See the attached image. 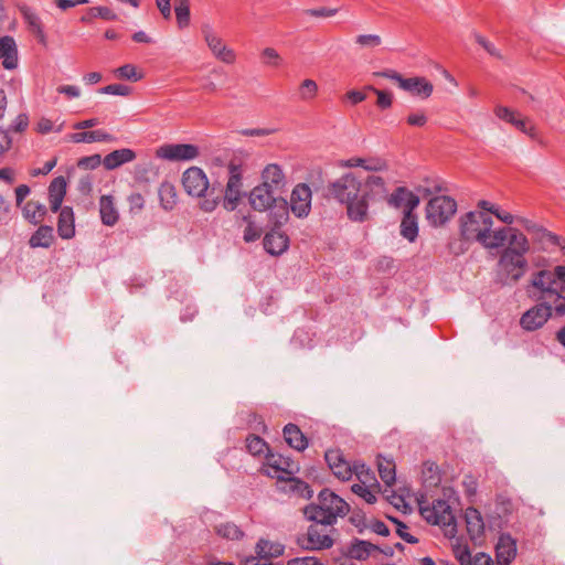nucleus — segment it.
Instances as JSON below:
<instances>
[{"label":"nucleus","instance_id":"4d7b16f0","mask_svg":"<svg viewBox=\"0 0 565 565\" xmlns=\"http://www.w3.org/2000/svg\"><path fill=\"white\" fill-rule=\"evenodd\" d=\"M355 43L360 47H376L382 44V39L377 34H360L355 38Z\"/></svg>","mask_w":565,"mask_h":565},{"label":"nucleus","instance_id":"412c9836","mask_svg":"<svg viewBox=\"0 0 565 565\" xmlns=\"http://www.w3.org/2000/svg\"><path fill=\"white\" fill-rule=\"evenodd\" d=\"M399 88L412 95L428 98L433 93L434 86L425 77H403L399 83Z\"/></svg>","mask_w":565,"mask_h":565},{"label":"nucleus","instance_id":"37998d69","mask_svg":"<svg viewBox=\"0 0 565 565\" xmlns=\"http://www.w3.org/2000/svg\"><path fill=\"white\" fill-rule=\"evenodd\" d=\"M377 469L382 481L392 486L396 480L395 475V463L392 460H387L385 458H379Z\"/></svg>","mask_w":565,"mask_h":565},{"label":"nucleus","instance_id":"338daca9","mask_svg":"<svg viewBox=\"0 0 565 565\" xmlns=\"http://www.w3.org/2000/svg\"><path fill=\"white\" fill-rule=\"evenodd\" d=\"M494 113L498 118L511 125H513V121L516 119L515 113L505 106H498Z\"/></svg>","mask_w":565,"mask_h":565},{"label":"nucleus","instance_id":"a19ab883","mask_svg":"<svg viewBox=\"0 0 565 565\" xmlns=\"http://www.w3.org/2000/svg\"><path fill=\"white\" fill-rule=\"evenodd\" d=\"M161 206L169 211L172 210L177 203V191L172 183L162 182L158 191Z\"/></svg>","mask_w":565,"mask_h":565},{"label":"nucleus","instance_id":"de8ad7c7","mask_svg":"<svg viewBox=\"0 0 565 565\" xmlns=\"http://www.w3.org/2000/svg\"><path fill=\"white\" fill-rule=\"evenodd\" d=\"M20 11L30 30L32 32H40V29L43 26L38 13L26 6L21 7Z\"/></svg>","mask_w":565,"mask_h":565},{"label":"nucleus","instance_id":"c9c22d12","mask_svg":"<svg viewBox=\"0 0 565 565\" xmlns=\"http://www.w3.org/2000/svg\"><path fill=\"white\" fill-rule=\"evenodd\" d=\"M401 235L409 242H414L418 236V221L414 211H403L401 222Z\"/></svg>","mask_w":565,"mask_h":565},{"label":"nucleus","instance_id":"69168bd1","mask_svg":"<svg viewBox=\"0 0 565 565\" xmlns=\"http://www.w3.org/2000/svg\"><path fill=\"white\" fill-rule=\"evenodd\" d=\"M337 12H338V9H335V8H326V7L316 8V9H308L306 11V13L308 15L316 17V18H330V17L335 15Z\"/></svg>","mask_w":565,"mask_h":565},{"label":"nucleus","instance_id":"79ce46f5","mask_svg":"<svg viewBox=\"0 0 565 565\" xmlns=\"http://www.w3.org/2000/svg\"><path fill=\"white\" fill-rule=\"evenodd\" d=\"M534 242L541 245V248L546 250L553 247L554 244H559V236L540 226L536 232L532 235Z\"/></svg>","mask_w":565,"mask_h":565},{"label":"nucleus","instance_id":"864d4df0","mask_svg":"<svg viewBox=\"0 0 565 565\" xmlns=\"http://www.w3.org/2000/svg\"><path fill=\"white\" fill-rule=\"evenodd\" d=\"M263 63L267 66L278 67L282 63V58L274 47H265L262 51Z\"/></svg>","mask_w":565,"mask_h":565},{"label":"nucleus","instance_id":"6ab92c4d","mask_svg":"<svg viewBox=\"0 0 565 565\" xmlns=\"http://www.w3.org/2000/svg\"><path fill=\"white\" fill-rule=\"evenodd\" d=\"M263 245L268 254L278 256L288 249L289 237L278 227H274L270 232L266 233Z\"/></svg>","mask_w":565,"mask_h":565},{"label":"nucleus","instance_id":"473e14b6","mask_svg":"<svg viewBox=\"0 0 565 565\" xmlns=\"http://www.w3.org/2000/svg\"><path fill=\"white\" fill-rule=\"evenodd\" d=\"M99 213L102 222L106 226H114L118 222L119 213L111 195H102L99 200Z\"/></svg>","mask_w":565,"mask_h":565},{"label":"nucleus","instance_id":"0e129e2a","mask_svg":"<svg viewBox=\"0 0 565 565\" xmlns=\"http://www.w3.org/2000/svg\"><path fill=\"white\" fill-rule=\"evenodd\" d=\"M350 522L354 525L360 534L367 529L369 524L366 523L365 514L361 511L353 512L350 516Z\"/></svg>","mask_w":565,"mask_h":565},{"label":"nucleus","instance_id":"09e8293b","mask_svg":"<svg viewBox=\"0 0 565 565\" xmlns=\"http://www.w3.org/2000/svg\"><path fill=\"white\" fill-rule=\"evenodd\" d=\"M246 448L253 456L260 455L268 448L266 441L256 435H249L246 438Z\"/></svg>","mask_w":565,"mask_h":565},{"label":"nucleus","instance_id":"423d86ee","mask_svg":"<svg viewBox=\"0 0 565 565\" xmlns=\"http://www.w3.org/2000/svg\"><path fill=\"white\" fill-rule=\"evenodd\" d=\"M334 532L332 526L320 525L312 523L308 526L307 532L298 536V545L308 551H322L332 547L333 537L331 533Z\"/></svg>","mask_w":565,"mask_h":565},{"label":"nucleus","instance_id":"cd10ccee","mask_svg":"<svg viewBox=\"0 0 565 565\" xmlns=\"http://www.w3.org/2000/svg\"><path fill=\"white\" fill-rule=\"evenodd\" d=\"M267 211H269V221L274 224V227L280 228L289 220L290 206L288 201L281 195L278 196Z\"/></svg>","mask_w":565,"mask_h":565},{"label":"nucleus","instance_id":"a211bd4d","mask_svg":"<svg viewBox=\"0 0 565 565\" xmlns=\"http://www.w3.org/2000/svg\"><path fill=\"white\" fill-rule=\"evenodd\" d=\"M419 196L405 186H398L388 196L387 203L395 209L403 207L404 211H414L419 205Z\"/></svg>","mask_w":565,"mask_h":565},{"label":"nucleus","instance_id":"6e6d98bb","mask_svg":"<svg viewBox=\"0 0 565 565\" xmlns=\"http://www.w3.org/2000/svg\"><path fill=\"white\" fill-rule=\"evenodd\" d=\"M230 177L226 186L241 191L242 188V170L241 167L231 163L228 167Z\"/></svg>","mask_w":565,"mask_h":565},{"label":"nucleus","instance_id":"393cba45","mask_svg":"<svg viewBox=\"0 0 565 565\" xmlns=\"http://www.w3.org/2000/svg\"><path fill=\"white\" fill-rule=\"evenodd\" d=\"M136 157L137 154L132 149L122 148L105 156L103 164L106 170H115L125 163L134 161Z\"/></svg>","mask_w":565,"mask_h":565},{"label":"nucleus","instance_id":"603ef678","mask_svg":"<svg viewBox=\"0 0 565 565\" xmlns=\"http://www.w3.org/2000/svg\"><path fill=\"white\" fill-rule=\"evenodd\" d=\"M115 74L119 78L128 79V81H132V82H138L142 78V74H139L137 72L136 66H134L132 64H125V65L118 67L115 71Z\"/></svg>","mask_w":565,"mask_h":565},{"label":"nucleus","instance_id":"dca6fc26","mask_svg":"<svg viewBox=\"0 0 565 565\" xmlns=\"http://www.w3.org/2000/svg\"><path fill=\"white\" fill-rule=\"evenodd\" d=\"M279 194L267 188L266 184H258L249 193V204L255 211H267L278 199Z\"/></svg>","mask_w":565,"mask_h":565},{"label":"nucleus","instance_id":"8fccbe9b","mask_svg":"<svg viewBox=\"0 0 565 565\" xmlns=\"http://www.w3.org/2000/svg\"><path fill=\"white\" fill-rule=\"evenodd\" d=\"M318 85L313 79H305L299 86V97L302 100H310L317 96Z\"/></svg>","mask_w":565,"mask_h":565},{"label":"nucleus","instance_id":"ddd939ff","mask_svg":"<svg viewBox=\"0 0 565 565\" xmlns=\"http://www.w3.org/2000/svg\"><path fill=\"white\" fill-rule=\"evenodd\" d=\"M277 478V489L279 492L285 493L292 498L300 499H311L313 495V490L311 487L303 480L296 478L294 476H276Z\"/></svg>","mask_w":565,"mask_h":565},{"label":"nucleus","instance_id":"ea45409f","mask_svg":"<svg viewBox=\"0 0 565 565\" xmlns=\"http://www.w3.org/2000/svg\"><path fill=\"white\" fill-rule=\"evenodd\" d=\"M509 228H499L497 231H489L486 237L481 241V245L488 249L502 247L508 241Z\"/></svg>","mask_w":565,"mask_h":565},{"label":"nucleus","instance_id":"1a4fd4ad","mask_svg":"<svg viewBox=\"0 0 565 565\" xmlns=\"http://www.w3.org/2000/svg\"><path fill=\"white\" fill-rule=\"evenodd\" d=\"M201 31L207 47L218 61L226 64L235 62V52L224 44L223 40L214 32L210 24H203Z\"/></svg>","mask_w":565,"mask_h":565},{"label":"nucleus","instance_id":"a878e982","mask_svg":"<svg viewBox=\"0 0 565 565\" xmlns=\"http://www.w3.org/2000/svg\"><path fill=\"white\" fill-rule=\"evenodd\" d=\"M284 551L282 544L260 539L256 544V558L262 563H270L271 558L282 555Z\"/></svg>","mask_w":565,"mask_h":565},{"label":"nucleus","instance_id":"72a5a7b5","mask_svg":"<svg viewBox=\"0 0 565 565\" xmlns=\"http://www.w3.org/2000/svg\"><path fill=\"white\" fill-rule=\"evenodd\" d=\"M71 140L75 143L79 142H111L115 137L104 130L78 131L71 135Z\"/></svg>","mask_w":565,"mask_h":565},{"label":"nucleus","instance_id":"5701e85b","mask_svg":"<svg viewBox=\"0 0 565 565\" xmlns=\"http://www.w3.org/2000/svg\"><path fill=\"white\" fill-rule=\"evenodd\" d=\"M303 515L312 523L320 525L332 526L337 522L334 513L327 512L320 503H310L303 508Z\"/></svg>","mask_w":565,"mask_h":565},{"label":"nucleus","instance_id":"4468645a","mask_svg":"<svg viewBox=\"0 0 565 565\" xmlns=\"http://www.w3.org/2000/svg\"><path fill=\"white\" fill-rule=\"evenodd\" d=\"M324 459L337 478L343 481L352 478V468L339 449L327 450Z\"/></svg>","mask_w":565,"mask_h":565},{"label":"nucleus","instance_id":"680f3d73","mask_svg":"<svg viewBox=\"0 0 565 565\" xmlns=\"http://www.w3.org/2000/svg\"><path fill=\"white\" fill-rule=\"evenodd\" d=\"M351 490L353 493L358 494L362 499L365 500V502L372 504L376 501V497L372 493V491L364 484L354 483L351 487Z\"/></svg>","mask_w":565,"mask_h":565},{"label":"nucleus","instance_id":"c756f323","mask_svg":"<svg viewBox=\"0 0 565 565\" xmlns=\"http://www.w3.org/2000/svg\"><path fill=\"white\" fill-rule=\"evenodd\" d=\"M282 434L286 443L298 451H303L309 445L308 438L296 424H287L282 429Z\"/></svg>","mask_w":565,"mask_h":565},{"label":"nucleus","instance_id":"e433bc0d","mask_svg":"<svg viewBox=\"0 0 565 565\" xmlns=\"http://www.w3.org/2000/svg\"><path fill=\"white\" fill-rule=\"evenodd\" d=\"M53 239V227L49 225H41L30 237L29 245L32 248H49L52 245Z\"/></svg>","mask_w":565,"mask_h":565},{"label":"nucleus","instance_id":"5fc2aeb1","mask_svg":"<svg viewBox=\"0 0 565 565\" xmlns=\"http://www.w3.org/2000/svg\"><path fill=\"white\" fill-rule=\"evenodd\" d=\"M241 191L226 186L223 201L224 209L227 211H234L241 200Z\"/></svg>","mask_w":565,"mask_h":565},{"label":"nucleus","instance_id":"f257e3e1","mask_svg":"<svg viewBox=\"0 0 565 565\" xmlns=\"http://www.w3.org/2000/svg\"><path fill=\"white\" fill-rule=\"evenodd\" d=\"M526 291L536 301L553 306L557 317L565 316V266L535 271Z\"/></svg>","mask_w":565,"mask_h":565},{"label":"nucleus","instance_id":"b1692460","mask_svg":"<svg viewBox=\"0 0 565 565\" xmlns=\"http://www.w3.org/2000/svg\"><path fill=\"white\" fill-rule=\"evenodd\" d=\"M380 550V546L369 541L353 539L347 547V556L351 559L365 561L370 555Z\"/></svg>","mask_w":565,"mask_h":565},{"label":"nucleus","instance_id":"052dcab7","mask_svg":"<svg viewBox=\"0 0 565 565\" xmlns=\"http://www.w3.org/2000/svg\"><path fill=\"white\" fill-rule=\"evenodd\" d=\"M396 524V532L401 539L411 544L418 543V539L407 532V525L396 518H390Z\"/></svg>","mask_w":565,"mask_h":565},{"label":"nucleus","instance_id":"7c9ffc66","mask_svg":"<svg viewBox=\"0 0 565 565\" xmlns=\"http://www.w3.org/2000/svg\"><path fill=\"white\" fill-rule=\"evenodd\" d=\"M58 211L57 233L60 237L70 239L75 235L73 209L71 206H63Z\"/></svg>","mask_w":565,"mask_h":565},{"label":"nucleus","instance_id":"9b49d317","mask_svg":"<svg viewBox=\"0 0 565 565\" xmlns=\"http://www.w3.org/2000/svg\"><path fill=\"white\" fill-rule=\"evenodd\" d=\"M312 192L307 183H298L291 191L290 211L295 216L302 218L309 215L311 211Z\"/></svg>","mask_w":565,"mask_h":565},{"label":"nucleus","instance_id":"13d9d810","mask_svg":"<svg viewBox=\"0 0 565 565\" xmlns=\"http://www.w3.org/2000/svg\"><path fill=\"white\" fill-rule=\"evenodd\" d=\"M367 89L372 90L377 96L376 105L381 109H387L393 104L392 93L380 90L373 86H369Z\"/></svg>","mask_w":565,"mask_h":565},{"label":"nucleus","instance_id":"4c0bfd02","mask_svg":"<svg viewBox=\"0 0 565 565\" xmlns=\"http://www.w3.org/2000/svg\"><path fill=\"white\" fill-rule=\"evenodd\" d=\"M509 245L504 249H512L514 253L524 255L530 250V244L526 236L516 228L509 227Z\"/></svg>","mask_w":565,"mask_h":565},{"label":"nucleus","instance_id":"aec40b11","mask_svg":"<svg viewBox=\"0 0 565 565\" xmlns=\"http://www.w3.org/2000/svg\"><path fill=\"white\" fill-rule=\"evenodd\" d=\"M260 184H266L268 189L280 195L286 186V177L282 169L276 163L267 164L262 172Z\"/></svg>","mask_w":565,"mask_h":565},{"label":"nucleus","instance_id":"39448f33","mask_svg":"<svg viewBox=\"0 0 565 565\" xmlns=\"http://www.w3.org/2000/svg\"><path fill=\"white\" fill-rule=\"evenodd\" d=\"M492 225L493 221L486 212H468L460 218V236L465 242H478L481 244V241L492 228Z\"/></svg>","mask_w":565,"mask_h":565},{"label":"nucleus","instance_id":"3c124183","mask_svg":"<svg viewBox=\"0 0 565 565\" xmlns=\"http://www.w3.org/2000/svg\"><path fill=\"white\" fill-rule=\"evenodd\" d=\"M454 555L456 559L460 563V565H471L473 557L471 556L470 550L468 545H462L457 542L452 546Z\"/></svg>","mask_w":565,"mask_h":565},{"label":"nucleus","instance_id":"2eb2a0df","mask_svg":"<svg viewBox=\"0 0 565 565\" xmlns=\"http://www.w3.org/2000/svg\"><path fill=\"white\" fill-rule=\"evenodd\" d=\"M318 500L327 512L334 513L337 518L344 516L350 511L349 503L327 488L319 492Z\"/></svg>","mask_w":565,"mask_h":565},{"label":"nucleus","instance_id":"f8f14e48","mask_svg":"<svg viewBox=\"0 0 565 565\" xmlns=\"http://www.w3.org/2000/svg\"><path fill=\"white\" fill-rule=\"evenodd\" d=\"M182 184L185 192L191 196H203L209 190V180L201 168L191 167L182 174Z\"/></svg>","mask_w":565,"mask_h":565},{"label":"nucleus","instance_id":"9d476101","mask_svg":"<svg viewBox=\"0 0 565 565\" xmlns=\"http://www.w3.org/2000/svg\"><path fill=\"white\" fill-rule=\"evenodd\" d=\"M553 311V306L547 302L540 301V303L533 306L522 315L520 324L526 331H535L548 321Z\"/></svg>","mask_w":565,"mask_h":565},{"label":"nucleus","instance_id":"bb28decb","mask_svg":"<svg viewBox=\"0 0 565 565\" xmlns=\"http://www.w3.org/2000/svg\"><path fill=\"white\" fill-rule=\"evenodd\" d=\"M66 194V180L64 177L54 178L49 185V201L52 212L62 209V202Z\"/></svg>","mask_w":565,"mask_h":565},{"label":"nucleus","instance_id":"774afa93","mask_svg":"<svg viewBox=\"0 0 565 565\" xmlns=\"http://www.w3.org/2000/svg\"><path fill=\"white\" fill-rule=\"evenodd\" d=\"M287 565H322L319 558L312 556L296 557L289 559Z\"/></svg>","mask_w":565,"mask_h":565},{"label":"nucleus","instance_id":"f03ea898","mask_svg":"<svg viewBox=\"0 0 565 565\" xmlns=\"http://www.w3.org/2000/svg\"><path fill=\"white\" fill-rule=\"evenodd\" d=\"M361 181L351 172L343 174L328 185L327 195L347 206L348 217L364 222L367 217V193L361 194Z\"/></svg>","mask_w":565,"mask_h":565},{"label":"nucleus","instance_id":"e2e57ef3","mask_svg":"<svg viewBox=\"0 0 565 565\" xmlns=\"http://www.w3.org/2000/svg\"><path fill=\"white\" fill-rule=\"evenodd\" d=\"M103 162L100 154H92L83 157L78 160L77 166L81 169H96Z\"/></svg>","mask_w":565,"mask_h":565},{"label":"nucleus","instance_id":"58836bf2","mask_svg":"<svg viewBox=\"0 0 565 565\" xmlns=\"http://www.w3.org/2000/svg\"><path fill=\"white\" fill-rule=\"evenodd\" d=\"M96 18L106 20V21H115L118 15L108 7H93L89 8L86 13L81 18V22L83 23H92V21Z\"/></svg>","mask_w":565,"mask_h":565},{"label":"nucleus","instance_id":"c85d7f7f","mask_svg":"<svg viewBox=\"0 0 565 565\" xmlns=\"http://www.w3.org/2000/svg\"><path fill=\"white\" fill-rule=\"evenodd\" d=\"M467 532L471 540L481 537L484 533V523L481 513L476 508H468L465 511Z\"/></svg>","mask_w":565,"mask_h":565},{"label":"nucleus","instance_id":"c03bdc74","mask_svg":"<svg viewBox=\"0 0 565 565\" xmlns=\"http://www.w3.org/2000/svg\"><path fill=\"white\" fill-rule=\"evenodd\" d=\"M215 532L226 540H241L244 536V532L233 522L216 525Z\"/></svg>","mask_w":565,"mask_h":565},{"label":"nucleus","instance_id":"4be33fe9","mask_svg":"<svg viewBox=\"0 0 565 565\" xmlns=\"http://www.w3.org/2000/svg\"><path fill=\"white\" fill-rule=\"evenodd\" d=\"M0 60L6 70H14L18 67V47L12 36L6 35L0 38Z\"/></svg>","mask_w":565,"mask_h":565},{"label":"nucleus","instance_id":"f3484780","mask_svg":"<svg viewBox=\"0 0 565 565\" xmlns=\"http://www.w3.org/2000/svg\"><path fill=\"white\" fill-rule=\"evenodd\" d=\"M516 556V540L509 533L500 534L495 545L498 565H510Z\"/></svg>","mask_w":565,"mask_h":565},{"label":"nucleus","instance_id":"bf43d9fd","mask_svg":"<svg viewBox=\"0 0 565 565\" xmlns=\"http://www.w3.org/2000/svg\"><path fill=\"white\" fill-rule=\"evenodd\" d=\"M131 92V88L127 85L122 84H110L104 86L99 89V93L107 95H116V96H128Z\"/></svg>","mask_w":565,"mask_h":565},{"label":"nucleus","instance_id":"7ed1b4c3","mask_svg":"<svg viewBox=\"0 0 565 565\" xmlns=\"http://www.w3.org/2000/svg\"><path fill=\"white\" fill-rule=\"evenodd\" d=\"M527 268V260L512 249H503L499 262L495 282L501 286H511L518 282Z\"/></svg>","mask_w":565,"mask_h":565},{"label":"nucleus","instance_id":"20e7f679","mask_svg":"<svg viewBox=\"0 0 565 565\" xmlns=\"http://www.w3.org/2000/svg\"><path fill=\"white\" fill-rule=\"evenodd\" d=\"M420 515L430 524L444 529L445 535L455 537L457 534L456 516L446 500H434L431 505L419 508Z\"/></svg>","mask_w":565,"mask_h":565},{"label":"nucleus","instance_id":"49530a36","mask_svg":"<svg viewBox=\"0 0 565 565\" xmlns=\"http://www.w3.org/2000/svg\"><path fill=\"white\" fill-rule=\"evenodd\" d=\"M366 190L363 193H367V199L371 195H384L386 193L385 182L383 178L377 175H370L365 181Z\"/></svg>","mask_w":565,"mask_h":565},{"label":"nucleus","instance_id":"0eeeda50","mask_svg":"<svg viewBox=\"0 0 565 565\" xmlns=\"http://www.w3.org/2000/svg\"><path fill=\"white\" fill-rule=\"evenodd\" d=\"M457 211V202L447 195L431 198L426 206V218L434 226L444 225Z\"/></svg>","mask_w":565,"mask_h":565},{"label":"nucleus","instance_id":"2f4dec72","mask_svg":"<svg viewBox=\"0 0 565 565\" xmlns=\"http://www.w3.org/2000/svg\"><path fill=\"white\" fill-rule=\"evenodd\" d=\"M268 466L276 472H284L287 476H294L299 472L300 468L290 457L284 455L271 454L268 457Z\"/></svg>","mask_w":565,"mask_h":565},{"label":"nucleus","instance_id":"a18cd8bd","mask_svg":"<svg viewBox=\"0 0 565 565\" xmlns=\"http://www.w3.org/2000/svg\"><path fill=\"white\" fill-rule=\"evenodd\" d=\"M174 12L180 29H184L190 23V2L189 0H175Z\"/></svg>","mask_w":565,"mask_h":565},{"label":"nucleus","instance_id":"6e6552de","mask_svg":"<svg viewBox=\"0 0 565 565\" xmlns=\"http://www.w3.org/2000/svg\"><path fill=\"white\" fill-rule=\"evenodd\" d=\"M200 153L199 147L192 143H166L157 149V157L168 161H190Z\"/></svg>","mask_w":565,"mask_h":565},{"label":"nucleus","instance_id":"f704fd0d","mask_svg":"<svg viewBox=\"0 0 565 565\" xmlns=\"http://www.w3.org/2000/svg\"><path fill=\"white\" fill-rule=\"evenodd\" d=\"M47 213V209L43 203L36 201H28L22 207L23 217L32 225L40 224Z\"/></svg>","mask_w":565,"mask_h":565}]
</instances>
